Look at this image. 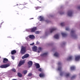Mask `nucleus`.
Segmentation results:
<instances>
[{"label": "nucleus", "mask_w": 80, "mask_h": 80, "mask_svg": "<svg viewBox=\"0 0 80 80\" xmlns=\"http://www.w3.org/2000/svg\"><path fill=\"white\" fill-rule=\"evenodd\" d=\"M20 52L22 55H24V54H25L26 52V48L22 46Z\"/></svg>", "instance_id": "f257e3e1"}, {"label": "nucleus", "mask_w": 80, "mask_h": 80, "mask_svg": "<svg viewBox=\"0 0 80 80\" xmlns=\"http://www.w3.org/2000/svg\"><path fill=\"white\" fill-rule=\"evenodd\" d=\"M10 66V64L8 63L6 64H3L0 66V68H7Z\"/></svg>", "instance_id": "f03ea898"}, {"label": "nucleus", "mask_w": 80, "mask_h": 80, "mask_svg": "<svg viewBox=\"0 0 80 80\" xmlns=\"http://www.w3.org/2000/svg\"><path fill=\"white\" fill-rule=\"evenodd\" d=\"M25 63V60H23L22 61H20L18 64V67H20L22 65H23Z\"/></svg>", "instance_id": "7ed1b4c3"}, {"label": "nucleus", "mask_w": 80, "mask_h": 80, "mask_svg": "<svg viewBox=\"0 0 80 80\" xmlns=\"http://www.w3.org/2000/svg\"><path fill=\"white\" fill-rule=\"evenodd\" d=\"M58 65L59 66L58 68V70L59 71H61V70H62V67L60 66V65H61V63H60V62H59L58 63Z\"/></svg>", "instance_id": "20e7f679"}, {"label": "nucleus", "mask_w": 80, "mask_h": 80, "mask_svg": "<svg viewBox=\"0 0 80 80\" xmlns=\"http://www.w3.org/2000/svg\"><path fill=\"white\" fill-rule=\"evenodd\" d=\"M28 57H29V54H26L22 57V59L27 58H28Z\"/></svg>", "instance_id": "39448f33"}, {"label": "nucleus", "mask_w": 80, "mask_h": 80, "mask_svg": "<svg viewBox=\"0 0 80 80\" xmlns=\"http://www.w3.org/2000/svg\"><path fill=\"white\" fill-rule=\"evenodd\" d=\"M8 62V60L7 58H4L3 60V63H7Z\"/></svg>", "instance_id": "423d86ee"}, {"label": "nucleus", "mask_w": 80, "mask_h": 80, "mask_svg": "<svg viewBox=\"0 0 80 80\" xmlns=\"http://www.w3.org/2000/svg\"><path fill=\"white\" fill-rule=\"evenodd\" d=\"M35 67H36V68L37 69L38 68H40V64L38 63H35Z\"/></svg>", "instance_id": "0eeeda50"}, {"label": "nucleus", "mask_w": 80, "mask_h": 80, "mask_svg": "<svg viewBox=\"0 0 80 80\" xmlns=\"http://www.w3.org/2000/svg\"><path fill=\"white\" fill-rule=\"evenodd\" d=\"M80 59V56L78 55L75 57V60L76 61H78Z\"/></svg>", "instance_id": "6e6552de"}, {"label": "nucleus", "mask_w": 80, "mask_h": 80, "mask_svg": "<svg viewBox=\"0 0 80 80\" xmlns=\"http://www.w3.org/2000/svg\"><path fill=\"white\" fill-rule=\"evenodd\" d=\"M45 76V74L43 73H41L39 74V76L41 78L44 77Z\"/></svg>", "instance_id": "1a4fd4ad"}, {"label": "nucleus", "mask_w": 80, "mask_h": 80, "mask_svg": "<svg viewBox=\"0 0 80 80\" xmlns=\"http://www.w3.org/2000/svg\"><path fill=\"white\" fill-rule=\"evenodd\" d=\"M37 30V27H35L33 28L31 30V32H35V31Z\"/></svg>", "instance_id": "9d476101"}, {"label": "nucleus", "mask_w": 80, "mask_h": 80, "mask_svg": "<svg viewBox=\"0 0 80 80\" xmlns=\"http://www.w3.org/2000/svg\"><path fill=\"white\" fill-rule=\"evenodd\" d=\"M68 15L69 16V17H72V11H69Z\"/></svg>", "instance_id": "9b49d317"}, {"label": "nucleus", "mask_w": 80, "mask_h": 80, "mask_svg": "<svg viewBox=\"0 0 80 80\" xmlns=\"http://www.w3.org/2000/svg\"><path fill=\"white\" fill-rule=\"evenodd\" d=\"M32 50L34 52H36L37 50V47L36 46H34L32 48Z\"/></svg>", "instance_id": "f8f14e48"}, {"label": "nucleus", "mask_w": 80, "mask_h": 80, "mask_svg": "<svg viewBox=\"0 0 80 80\" xmlns=\"http://www.w3.org/2000/svg\"><path fill=\"white\" fill-rule=\"evenodd\" d=\"M17 53V51L15 50H13L11 51V53L12 55H14V54H15Z\"/></svg>", "instance_id": "ddd939ff"}, {"label": "nucleus", "mask_w": 80, "mask_h": 80, "mask_svg": "<svg viewBox=\"0 0 80 80\" xmlns=\"http://www.w3.org/2000/svg\"><path fill=\"white\" fill-rule=\"evenodd\" d=\"M26 39L27 40V41H30V35H29L28 37L26 38Z\"/></svg>", "instance_id": "4468645a"}, {"label": "nucleus", "mask_w": 80, "mask_h": 80, "mask_svg": "<svg viewBox=\"0 0 80 80\" xmlns=\"http://www.w3.org/2000/svg\"><path fill=\"white\" fill-rule=\"evenodd\" d=\"M54 37L55 38H56V39H58V38H59V36L58 34L54 35Z\"/></svg>", "instance_id": "2eb2a0df"}, {"label": "nucleus", "mask_w": 80, "mask_h": 80, "mask_svg": "<svg viewBox=\"0 0 80 80\" xmlns=\"http://www.w3.org/2000/svg\"><path fill=\"white\" fill-rule=\"evenodd\" d=\"M48 54V53L47 52H46L45 53H44L42 54L41 55V57H45V56H47Z\"/></svg>", "instance_id": "dca6fc26"}, {"label": "nucleus", "mask_w": 80, "mask_h": 80, "mask_svg": "<svg viewBox=\"0 0 80 80\" xmlns=\"http://www.w3.org/2000/svg\"><path fill=\"white\" fill-rule=\"evenodd\" d=\"M56 28H52L50 29V32L51 33H52L53 31H55L56 30Z\"/></svg>", "instance_id": "f3484780"}, {"label": "nucleus", "mask_w": 80, "mask_h": 80, "mask_svg": "<svg viewBox=\"0 0 80 80\" xmlns=\"http://www.w3.org/2000/svg\"><path fill=\"white\" fill-rule=\"evenodd\" d=\"M18 76L19 77H22V74H21L20 72H18Z\"/></svg>", "instance_id": "a211bd4d"}, {"label": "nucleus", "mask_w": 80, "mask_h": 80, "mask_svg": "<svg viewBox=\"0 0 80 80\" xmlns=\"http://www.w3.org/2000/svg\"><path fill=\"white\" fill-rule=\"evenodd\" d=\"M61 34L62 37H67V35L66 34L63 33V32Z\"/></svg>", "instance_id": "6ab92c4d"}, {"label": "nucleus", "mask_w": 80, "mask_h": 80, "mask_svg": "<svg viewBox=\"0 0 80 80\" xmlns=\"http://www.w3.org/2000/svg\"><path fill=\"white\" fill-rule=\"evenodd\" d=\"M42 51V48L39 47L38 48V53H40V52Z\"/></svg>", "instance_id": "aec40b11"}, {"label": "nucleus", "mask_w": 80, "mask_h": 80, "mask_svg": "<svg viewBox=\"0 0 80 80\" xmlns=\"http://www.w3.org/2000/svg\"><path fill=\"white\" fill-rule=\"evenodd\" d=\"M54 56H55V57H58L59 56V54L58 53V52H56L54 54Z\"/></svg>", "instance_id": "412c9836"}, {"label": "nucleus", "mask_w": 80, "mask_h": 80, "mask_svg": "<svg viewBox=\"0 0 80 80\" xmlns=\"http://www.w3.org/2000/svg\"><path fill=\"white\" fill-rule=\"evenodd\" d=\"M35 37V36L33 35H30V38L31 39H34Z\"/></svg>", "instance_id": "4be33fe9"}, {"label": "nucleus", "mask_w": 80, "mask_h": 80, "mask_svg": "<svg viewBox=\"0 0 80 80\" xmlns=\"http://www.w3.org/2000/svg\"><path fill=\"white\" fill-rule=\"evenodd\" d=\"M39 18H41L40 21H43L44 20V18L43 17H42L41 16H40Z\"/></svg>", "instance_id": "5701e85b"}, {"label": "nucleus", "mask_w": 80, "mask_h": 80, "mask_svg": "<svg viewBox=\"0 0 80 80\" xmlns=\"http://www.w3.org/2000/svg\"><path fill=\"white\" fill-rule=\"evenodd\" d=\"M75 67L74 66H72L71 67V70H75Z\"/></svg>", "instance_id": "b1692460"}, {"label": "nucleus", "mask_w": 80, "mask_h": 80, "mask_svg": "<svg viewBox=\"0 0 80 80\" xmlns=\"http://www.w3.org/2000/svg\"><path fill=\"white\" fill-rule=\"evenodd\" d=\"M72 59V56H70L68 58L67 60H71Z\"/></svg>", "instance_id": "393cba45"}, {"label": "nucleus", "mask_w": 80, "mask_h": 80, "mask_svg": "<svg viewBox=\"0 0 80 80\" xmlns=\"http://www.w3.org/2000/svg\"><path fill=\"white\" fill-rule=\"evenodd\" d=\"M22 72L24 75H25V74H26L27 73V71L26 70H24Z\"/></svg>", "instance_id": "a878e982"}, {"label": "nucleus", "mask_w": 80, "mask_h": 80, "mask_svg": "<svg viewBox=\"0 0 80 80\" xmlns=\"http://www.w3.org/2000/svg\"><path fill=\"white\" fill-rule=\"evenodd\" d=\"M70 76V74L69 73H66V77L67 78Z\"/></svg>", "instance_id": "bb28decb"}, {"label": "nucleus", "mask_w": 80, "mask_h": 80, "mask_svg": "<svg viewBox=\"0 0 80 80\" xmlns=\"http://www.w3.org/2000/svg\"><path fill=\"white\" fill-rule=\"evenodd\" d=\"M35 8L36 10H38V9H40V8H41V7H35Z\"/></svg>", "instance_id": "cd10ccee"}, {"label": "nucleus", "mask_w": 80, "mask_h": 80, "mask_svg": "<svg viewBox=\"0 0 80 80\" xmlns=\"http://www.w3.org/2000/svg\"><path fill=\"white\" fill-rule=\"evenodd\" d=\"M61 26L63 27L65 25V23L64 22L61 23L60 24Z\"/></svg>", "instance_id": "c85d7f7f"}, {"label": "nucleus", "mask_w": 80, "mask_h": 80, "mask_svg": "<svg viewBox=\"0 0 80 80\" xmlns=\"http://www.w3.org/2000/svg\"><path fill=\"white\" fill-rule=\"evenodd\" d=\"M28 63L29 65V68H30V61H29Z\"/></svg>", "instance_id": "c756f323"}, {"label": "nucleus", "mask_w": 80, "mask_h": 80, "mask_svg": "<svg viewBox=\"0 0 80 80\" xmlns=\"http://www.w3.org/2000/svg\"><path fill=\"white\" fill-rule=\"evenodd\" d=\"M12 71L13 72H16V70H15L14 68H13L12 69Z\"/></svg>", "instance_id": "7c9ffc66"}, {"label": "nucleus", "mask_w": 80, "mask_h": 80, "mask_svg": "<svg viewBox=\"0 0 80 80\" xmlns=\"http://www.w3.org/2000/svg\"><path fill=\"white\" fill-rule=\"evenodd\" d=\"M26 32H30V29H26Z\"/></svg>", "instance_id": "2f4dec72"}, {"label": "nucleus", "mask_w": 80, "mask_h": 80, "mask_svg": "<svg viewBox=\"0 0 80 80\" xmlns=\"http://www.w3.org/2000/svg\"><path fill=\"white\" fill-rule=\"evenodd\" d=\"M71 33L72 34H73V33H75V31L73 30H72L71 31Z\"/></svg>", "instance_id": "473e14b6"}, {"label": "nucleus", "mask_w": 80, "mask_h": 80, "mask_svg": "<svg viewBox=\"0 0 80 80\" xmlns=\"http://www.w3.org/2000/svg\"><path fill=\"white\" fill-rule=\"evenodd\" d=\"M38 71L39 72H42V68H39V69H38Z\"/></svg>", "instance_id": "72a5a7b5"}, {"label": "nucleus", "mask_w": 80, "mask_h": 80, "mask_svg": "<svg viewBox=\"0 0 80 80\" xmlns=\"http://www.w3.org/2000/svg\"><path fill=\"white\" fill-rule=\"evenodd\" d=\"M35 33H36V34H38L40 33V32L39 31H36L35 32Z\"/></svg>", "instance_id": "f704fd0d"}, {"label": "nucleus", "mask_w": 80, "mask_h": 80, "mask_svg": "<svg viewBox=\"0 0 80 80\" xmlns=\"http://www.w3.org/2000/svg\"><path fill=\"white\" fill-rule=\"evenodd\" d=\"M33 65V62L32 61H30V66H32Z\"/></svg>", "instance_id": "c9c22d12"}, {"label": "nucleus", "mask_w": 80, "mask_h": 80, "mask_svg": "<svg viewBox=\"0 0 80 80\" xmlns=\"http://www.w3.org/2000/svg\"><path fill=\"white\" fill-rule=\"evenodd\" d=\"M12 60H14L15 59V57L13 56H12Z\"/></svg>", "instance_id": "e433bc0d"}, {"label": "nucleus", "mask_w": 80, "mask_h": 80, "mask_svg": "<svg viewBox=\"0 0 80 80\" xmlns=\"http://www.w3.org/2000/svg\"><path fill=\"white\" fill-rule=\"evenodd\" d=\"M66 30L68 31V30H69V28H66Z\"/></svg>", "instance_id": "4c0bfd02"}, {"label": "nucleus", "mask_w": 80, "mask_h": 80, "mask_svg": "<svg viewBox=\"0 0 80 80\" xmlns=\"http://www.w3.org/2000/svg\"><path fill=\"white\" fill-rule=\"evenodd\" d=\"M76 76L75 75L73 76L72 78H71V79H72V78H75Z\"/></svg>", "instance_id": "58836bf2"}, {"label": "nucleus", "mask_w": 80, "mask_h": 80, "mask_svg": "<svg viewBox=\"0 0 80 80\" xmlns=\"http://www.w3.org/2000/svg\"><path fill=\"white\" fill-rule=\"evenodd\" d=\"M39 43H40V42H38V41L37 42L36 44H37V45H38Z\"/></svg>", "instance_id": "ea45409f"}, {"label": "nucleus", "mask_w": 80, "mask_h": 80, "mask_svg": "<svg viewBox=\"0 0 80 80\" xmlns=\"http://www.w3.org/2000/svg\"><path fill=\"white\" fill-rule=\"evenodd\" d=\"M63 72H61L60 73V75H61V76H62V75H63Z\"/></svg>", "instance_id": "a19ab883"}, {"label": "nucleus", "mask_w": 80, "mask_h": 80, "mask_svg": "<svg viewBox=\"0 0 80 80\" xmlns=\"http://www.w3.org/2000/svg\"><path fill=\"white\" fill-rule=\"evenodd\" d=\"M63 13H63V12H60V15H63Z\"/></svg>", "instance_id": "79ce46f5"}, {"label": "nucleus", "mask_w": 80, "mask_h": 80, "mask_svg": "<svg viewBox=\"0 0 80 80\" xmlns=\"http://www.w3.org/2000/svg\"><path fill=\"white\" fill-rule=\"evenodd\" d=\"M34 45V42H33L32 43L30 44V45Z\"/></svg>", "instance_id": "37998d69"}, {"label": "nucleus", "mask_w": 80, "mask_h": 80, "mask_svg": "<svg viewBox=\"0 0 80 80\" xmlns=\"http://www.w3.org/2000/svg\"><path fill=\"white\" fill-rule=\"evenodd\" d=\"M78 9H80V6L78 7Z\"/></svg>", "instance_id": "c03bdc74"}, {"label": "nucleus", "mask_w": 80, "mask_h": 80, "mask_svg": "<svg viewBox=\"0 0 80 80\" xmlns=\"http://www.w3.org/2000/svg\"><path fill=\"white\" fill-rule=\"evenodd\" d=\"M28 76L29 77H30V73H29L28 75Z\"/></svg>", "instance_id": "a18cd8bd"}, {"label": "nucleus", "mask_w": 80, "mask_h": 80, "mask_svg": "<svg viewBox=\"0 0 80 80\" xmlns=\"http://www.w3.org/2000/svg\"><path fill=\"white\" fill-rule=\"evenodd\" d=\"M1 26H2V24H1L0 25V28H1V27H2Z\"/></svg>", "instance_id": "49530a36"}, {"label": "nucleus", "mask_w": 80, "mask_h": 80, "mask_svg": "<svg viewBox=\"0 0 80 80\" xmlns=\"http://www.w3.org/2000/svg\"><path fill=\"white\" fill-rule=\"evenodd\" d=\"M31 19H33V18H31L30 19L31 20Z\"/></svg>", "instance_id": "de8ad7c7"}, {"label": "nucleus", "mask_w": 80, "mask_h": 80, "mask_svg": "<svg viewBox=\"0 0 80 80\" xmlns=\"http://www.w3.org/2000/svg\"><path fill=\"white\" fill-rule=\"evenodd\" d=\"M32 75V73H30V76Z\"/></svg>", "instance_id": "09e8293b"}, {"label": "nucleus", "mask_w": 80, "mask_h": 80, "mask_svg": "<svg viewBox=\"0 0 80 80\" xmlns=\"http://www.w3.org/2000/svg\"><path fill=\"white\" fill-rule=\"evenodd\" d=\"M1 12V11L0 10V13Z\"/></svg>", "instance_id": "8fccbe9b"}, {"label": "nucleus", "mask_w": 80, "mask_h": 80, "mask_svg": "<svg viewBox=\"0 0 80 80\" xmlns=\"http://www.w3.org/2000/svg\"><path fill=\"white\" fill-rule=\"evenodd\" d=\"M39 2H40V3H41V2H40V1H39Z\"/></svg>", "instance_id": "3c124183"}, {"label": "nucleus", "mask_w": 80, "mask_h": 80, "mask_svg": "<svg viewBox=\"0 0 80 80\" xmlns=\"http://www.w3.org/2000/svg\"><path fill=\"white\" fill-rule=\"evenodd\" d=\"M38 1H39V0H38Z\"/></svg>", "instance_id": "603ef678"}]
</instances>
